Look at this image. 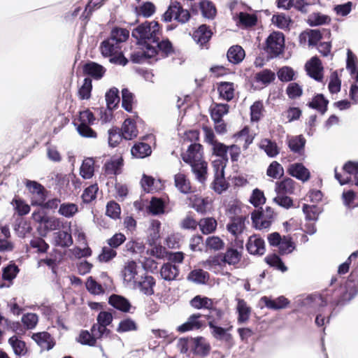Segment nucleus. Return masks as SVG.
Returning a JSON list of instances; mask_svg holds the SVG:
<instances>
[{
  "label": "nucleus",
  "mask_w": 358,
  "mask_h": 358,
  "mask_svg": "<svg viewBox=\"0 0 358 358\" xmlns=\"http://www.w3.org/2000/svg\"><path fill=\"white\" fill-rule=\"evenodd\" d=\"M123 166V159L122 157H113L107 161L104 166V173L107 176H115L121 173V169Z\"/></svg>",
  "instance_id": "18"
},
{
  "label": "nucleus",
  "mask_w": 358,
  "mask_h": 358,
  "mask_svg": "<svg viewBox=\"0 0 358 358\" xmlns=\"http://www.w3.org/2000/svg\"><path fill=\"white\" fill-rule=\"evenodd\" d=\"M295 182L290 178H284L275 183V192L278 194H292L294 192Z\"/></svg>",
  "instance_id": "25"
},
{
  "label": "nucleus",
  "mask_w": 358,
  "mask_h": 358,
  "mask_svg": "<svg viewBox=\"0 0 358 358\" xmlns=\"http://www.w3.org/2000/svg\"><path fill=\"white\" fill-rule=\"evenodd\" d=\"M287 173L303 182L308 181L310 178L309 170L301 163L290 164L287 169Z\"/></svg>",
  "instance_id": "13"
},
{
  "label": "nucleus",
  "mask_w": 358,
  "mask_h": 358,
  "mask_svg": "<svg viewBox=\"0 0 358 358\" xmlns=\"http://www.w3.org/2000/svg\"><path fill=\"white\" fill-rule=\"evenodd\" d=\"M190 13L189 10L184 9L178 2L171 3L166 11L162 15L164 22H171L173 19L181 24L189 21Z\"/></svg>",
  "instance_id": "5"
},
{
  "label": "nucleus",
  "mask_w": 358,
  "mask_h": 358,
  "mask_svg": "<svg viewBox=\"0 0 358 358\" xmlns=\"http://www.w3.org/2000/svg\"><path fill=\"white\" fill-rule=\"evenodd\" d=\"M215 175V179L212 183L214 191L218 194L222 193L228 188V184L225 180L224 174Z\"/></svg>",
  "instance_id": "54"
},
{
  "label": "nucleus",
  "mask_w": 358,
  "mask_h": 358,
  "mask_svg": "<svg viewBox=\"0 0 358 358\" xmlns=\"http://www.w3.org/2000/svg\"><path fill=\"white\" fill-rule=\"evenodd\" d=\"M307 74L314 80L320 81L322 79L323 67L317 57H312L305 65Z\"/></svg>",
  "instance_id": "11"
},
{
  "label": "nucleus",
  "mask_w": 358,
  "mask_h": 358,
  "mask_svg": "<svg viewBox=\"0 0 358 358\" xmlns=\"http://www.w3.org/2000/svg\"><path fill=\"white\" fill-rule=\"evenodd\" d=\"M280 255H287L291 253L295 249V245L289 236H284L280 245H278Z\"/></svg>",
  "instance_id": "56"
},
{
  "label": "nucleus",
  "mask_w": 358,
  "mask_h": 358,
  "mask_svg": "<svg viewBox=\"0 0 358 358\" xmlns=\"http://www.w3.org/2000/svg\"><path fill=\"white\" fill-rule=\"evenodd\" d=\"M121 131L123 138L126 140H131L138 135L136 124L134 120L130 118H127L124 120Z\"/></svg>",
  "instance_id": "28"
},
{
  "label": "nucleus",
  "mask_w": 358,
  "mask_h": 358,
  "mask_svg": "<svg viewBox=\"0 0 358 358\" xmlns=\"http://www.w3.org/2000/svg\"><path fill=\"white\" fill-rule=\"evenodd\" d=\"M83 73L91 76L94 80H100L106 73V69L101 64L94 62H88L84 64Z\"/></svg>",
  "instance_id": "14"
},
{
  "label": "nucleus",
  "mask_w": 358,
  "mask_h": 358,
  "mask_svg": "<svg viewBox=\"0 0 358 358\" xmlns=\"http://www.w3.org/2000/svg\"><path fill=\"white\" fill-rule=\"evenodd\" d=\"M78 211V207L76 203H63L60 204L58 213L59 215L69 218L73 217Z\"/></svg>",
  "instance_id": "49"
},
{
  "label": "nucleus",
  "mask_w": 358,
  "mask_h": 358,
  "mask_svg": "<svg viewBox=\"0 0 358 358\" xmlns=\"http://www.w3.org/2000/svg\"><path fill=\"white\" fill-rule=\"evenodd\" d=\"M155 285L154 278L151 275H145L144 278L142 277L140 280H136L134 287L138 288L144 294L150 296L154 294L153 287Z\"/></svg>",
  "instance_id": "20"
},
{
  "label": "nucleus",
  "mask_w": 358,
  "mask_h": 358,
  "mask_svg": "<svg viewBox=\"0 0 358 358\" xmlns=\"http://www.w3.org/2000/svg\"><path fill=\"white\" fill-rule=\"evenodd\" d=\"M291 22V19L284 13L274 15L272 17V22L281 29L289 28Z\"/></svg>",
  "instance_id": "58"
},
{
  "label": "nucleus",
  "mask_w": 358,
  "mask_h": 358,
  "mask_svg": "<svg viewBox=\"0 0 358 358\" xmlns=\"http://www.w3.org/2000/svg\"><path fill=\"white\" fill-rule=\"evenodd\" d=\"M186 163L190 164L196 178L203 183L206 179L207 163L205 161L200 160V159L191 160V162H187Z\"/></svg>",
  "instance_id": "17"
},
{
  "label": "nucleus",
  "mask_w": 358,
  "mask_h": 358,
  "mask_svg": "<svg viewBox=\"0 0 358 358\" xmlns=\"http://www.w3.org/2000/svg\"><path fill=\"white\" fill-rule=\"evenodd\" d=\"M199 228L204 234L213 232L217 227V221L213 217L201 219L199 222Z\"/></svg>",
  "instance_id": "48"
},
{
  "label": "nucleus",
  "mask_w": 358,
  "mask_h": 358,
  "mask_svg": "<svg viewBox=\"0 0 358 358\" xmlns=\"http://www.w3.org/2000/svg\"><path fill=\"white\" fill-rule=\"evenodd\" d=\"M14 353L17 356H23L26 354V344L24 341L19 340L16 336L10 337L8 340Z\"/></svg>",
  "instance_id": "46"
},
{
  "label": "nucleus",
  "mask_w": 358,
  "mask_h": 358,
  "mask_svg": "<svg viewBox=\"0 0 358 358\" xmlns=\"http://www.w3.org/2000/svg\"><path fill=\"white\" fill-rule=\"evenodd\" d=\"M191 350L194 354L201 357L207 356L210 350V345L203 337L190 338Z\"/></svg>",
  "instance_id": "12"
},
{
  "label": "nucleus",
  "mask_w": 358,
  "mask_h": 358,
  "mask_svg": "<svg viewBox=\"0 0 358 358\" xmlns=\"http://www.w3.org/2000/svg\"><path fill=\"white\" fill-rule=\"evenodd\" d=\"M208 326L211 329V334L213 336L219 341H224L227 343H231L232 341V336L231 334L227 333L228 331L232 329V326L224 329L221 327L217 326L214 321H209Z\"/></svg>",
  "instance_id": "15"
},
{
  "label": "nucleus",
  "mask_w": 358,
  "mask_h": 358,
  "mask_svg": "<svg viewBox=\"0 0 358 358\" xmlns=\"http://www.w3.org/2000/svg\"><path fill=\"white\" fill-rule=\"evenodd\" d=\"M200 9L203 17L213 19L216 15L215 5L209 1H202L200 3Z\"/></svg>",
  "instance_id": "53"
},
{
  "label": "nucleus",
  "mask_w": 358,
  "mask_h": 358,
  "mask_svg": "<svg viewBox=\"0 0 358 358\" xmlns=\"http://www.w3.org/2000/svg\"><path fill=\"white\" fill-rule=\"evenodd\" d=\"M190 305L192 307H193L196 309H202V308L211 309V306H213V302H212L211 299H210L207 297H201V296L198 295V296H194L190 301Z\"/></svg>",
  "instance_id": "51"
},
{
  "label": "nucleus",
  "mask_w": 358,
  "mask_h": 358,
  "mask_svg": "<svg viewBox=\"0 0 358 358\" xmlns=\"http://www.w3.org/2000/svg\"><path fill=\"white\" fill-rule=\"evenodd\" d=\"M289 148L295 153H299L303 149L306 139L302 136H296L288 141Z\"/></svg>",
  "instance_id": "52"
},
{
  "label": "nucleus",
  "mask_w": 358,
  "mask_h": 358,
  "mask_svg": "<svg viewBox=\"0 0 358 358\" xmlns=\"http://www.w3.org/2000/svg\"><path fill=\"white\" fill-rule=\"evenodd\" d=\"M345 292L336 301H334L335 306H343L352 300L358 293V268L350 273L345 285Z\"/></svg>",
  "instance_id": "4"
},
{
  "label": "nucleus",
  "mask_w": 358,
  "mask_h": 358,
  "mask_svg": "<svg viewBox=\"0 0 358 358\" xmlns=\"http://www.w3.org/2000/svg\"><path fill=\"white\" fill-rule=\"evenodd\" d=\"M55 244L62 248H67L73 244L71 234L65 231H59L55 234Z\"/></svg>",
  "instance_id": "39"
},
{
  "label": "nucleus",
  "mask_w": 358,
  "mask_h": 358,
  "mask_svg": "<svg viewBox=\"0 0 358 358\" xmlns=\"http://www.w3.org/2000/svg\"><path fill=\"white\" fill-rule=\"evenodd\" d=\"M97 324L92 325L91 331L94 334L99 337H105L106 338H110L112 332L107 328L113 321V315L107 311H101L96 318Z\"/></svg>",
  "instance_id": "6"
},
{
  "label": "nucleus",
  "mask_w": 358,
  "mask_h": 358,
  "mask_svg": "<svg viewBox=\"0 0 358 358\" xmlns=\"http://www.w3.org/2000/svg\"><path fill=\"white\" fill-rule=\"evenodd\" d=\"M222 262L229 265H236L241 259V252L232 247L228 248L224 253H222Z\"/></svg>",
  "instance_id": "24"
},
{
  "label": "nucleus",
  "mask_w": 358,
  "mask_h": 358,
  "mask_svg": "<svg viewBox=\"0 0 358 358\" xmlns=\"http://www.w3.org/2000/svg\"><path fill=\"white\" fill-rule=\"evenodd\" d=\"M265 261L268 265L276 268L282 272H285L287 271V268L284 264L282 259L275 254L268 255L265 258Z\"/></svg>",
  "instance_id": "60"
},
{
  "label": "nucleus",
  "mask_w": 358,
  "mask_h": 358,
  "mask_svg": "<svg viewBox=\"0 0 358 358\" xmlns=\"http://www.w3.org/2000/svg\"><path fill=\"white\" fill-rule=\"evenodd\" d=\"M160 275L164 280L167 281L176 280L179 275L178 267L169 262L164 264L160 269Z\"/></svg>",
  "instance_id": "27"
},
{
  "label": "nucleus",
  "mask_w": 358,
  "mask_h": 358,
  "mask_svg": "<svg viewBox=\"0 0 358 358\" xmlns=\"http://www.w3.org/2000/svg\"><path fill=\"white\" fill-rule=\"evenodd\" d=\"M201 315L199 313L191 315L187 320L182 324L178 327L179 332L184 333L189 331L197 330L202 327V322L199 320Z\"/></svg>",
  "instance_id": "19"
},
{
  "label": "nucleus",
  "mask_w": 358,
  "mask_h": 358,
  "mask_svg": "<svg viewBox=\"0 0 358 358\" xmlns=\"http://www.w3.org/2000/svg\"><path fill=\"white\" fill-rule=\"evenodd\" d=\"M11 203L20 216L27 215L30 211V206L21 199L15 197L13 199Z\"/></svg>",
  "instance_id": "63"
},
{
  "label": "nucleus",
  "mask_w": 358,
  "mask_h": 358,
  "mask_svg": "<svg viewBox=\"0 0 358 358\" xmlns=\"http://www.w3.org/2000/svg\"><path fill=\"white\" fill-rule=\"evenodd\" d=\"M174 181L176 187L181 193L187 194L192 192L190 182L184 174L180 173L176 174Z\"/></svg>",
  "instance_id": "37"
},
{
  "label": "nucleus",
  "mask_w": 358,
  "mask_h": 358,
  "mask_svg": "<svg viewBox=\"0 0 358 358\" xmlns=\"http://www.w3.org/2000/svg\"><path fill=\"white\" fill-rule=\"evenodd\" d=\"M32 338L43 348H46L48 350H51L54 343L51 340V336L49 333L43 331L34 334Z\"/></svg>",
  "instance_id": "32"
},
{
  "label": "nucleus",
  "mask_w": 358,
  "mask_h": 358,
  "mask_svg": "<svg viewBox=\"0 0 358 358\" xmlns=\"http://www.w3.org/2000/svg\"><path fill=\"white\" fill-rule=\"evenodd\" d=\"M259 148L270 157H274L279 153L277 144L267 138L262 140Z\"/></svg>",
  "instance_id": "43"
},
{
  "label": "nucleus",
  "mask_w": 358,
  "mask_h": 358,
  "mask_svg": "<svg viewBox=\"0 0 358 358\" xmlns=\"http://www.w3.org/2000/svg\"><path fill=\"white\" fill-rule=\"evenodd\" d=\"M131 36L137 40L138 44L150 46L161 36L159 24L156 21H145L133 29Z\"/></svg>",
  "instance_id": "1"
},
{
  "label": "nucleus",
  "mask_w": 358,
  "mask_h": 358,
  "mask_svg": "<svg viewBox=\"0 0 358 358\" xmlns=\"http://www.w3.org/2000/svg\"><path fill=\"white\" fill-rule=\"evenodd\" d=\"M220 97L227 101H231L234 96V83L229 82H222L217 87Z\"/></svg>",
  "instance_id": "34"
},
{
  "label": "nucleus",
  "mask_w": 358,
  "mask_h": 358,
  "mask_svg": "<svg viewBox=\"0 0 358 358\" xmlns=\"http://www.w3.org/2000/svg\"><path fill=\"white\" fill-rule=\"evenodd\" d=\"M246 248L250 254L262 256L266 251L264 240L259 235H252L248 240Z\"/></svg>",
  "instance_id": "10"
},
{
  "label": "nucleus",
  "mask_w": 358,
  "mask_h": 358,
  "mask_svg": "<svg viewBox=\"0 0 358 358\" xmlns=\"http://www.w3.org/2000/svg\"><path fill=\"white\" fill-rule=\"evenodd\" d=\"M245 51L240 45L231 46L227 52V57L229 62L237 64L245 57Z\"/></svg>",
  "instance_id": "29"
},
{
  "label": "nucleus",
  "mask_w": 358,
  "mask_h": 358,
  "mask_svg": "<svg viewBox=\"0 0 358 358\" xmlns=\"http://www.w3.org/2000/svg\"><path fill=\"white\" fill-rule=\"evenodd\" d=\"M237 302L238 303L236 309L238 314V323L243 324L249 320L251 310L250 308L247 305L245 300L238 299Z\"/></svg>",
  "instance_id": "30"
},
{
  "label": "nucleus",
  "mask_w": 358,
  "mask_h": 358,
  "mask_svg": "<svg viewBox=\"0 0 358 358\" xmlns=\"http://www.w3.org/2000/svg\"><path fill=\"white\" fill-rule=\"evenodd\" d=\"M140 50H137L133 52L131 55V60L134 63L143 64L147 62L148 59H153L156 56V52L152 47L147 45H141Z\"/></svg>",
  "instance_id": "9"
},
{
  "label": "nucleus",
  "mask_w": 358,
  "mask_h": 358,
  "mask_svg": "<svg viewBox=\"0 0 358 358\" xmlns=\"http://www.w3.org/2000/svg\"><path fill=\"white\" fill-rule=\"evenodd\" d=\"M138 326L135 321L131 318H127L120 322L117 328V331L119 333H124L127 331H136Z\"/></svg>",
  "instance_id": "57"
},
{
  "label": "nucleus",
  "mask_w": 358,
  "mask_h": 358,
  "mask_svg": "<svg viewBox=\"0 0 358 358\" xmlns=\"http://www.w3.org/2000/svg\"><path fill=\"white\" fill-rule=\"evenodd\" d=\"M105 96L108 109H114L120 102L119 90L116 87L110 88Z\"/></svg>",
  "instance_id": "45"
},
{
  "label": "nucleus",
  "mask_w": 358,
  "mask_h": 358,
  "mask_svg": "<svg viewBox=\"0 0 358 358\" xmlns=\"http://www.w3.org/2000/svg\"><path fill=\"white\" fill-rule=\"evenodd\" d=\"M161 224L158 220H153L148 229V241L150 245H155L159 238V229Z\"/></svg>",
  "instance_id": "44"
},
{
  "label": "nucleus",
  "mask_w": 358,
  "mask_h": 358,
  "mask_svg": "<svg viewBox=\"0 0 358 358\" xmlns=\"http://www.w3.org/2000/svg\"><path fill=\"white\" fill-rule=\"evenodd\" d=\"M108 303L117 310L128 313L131 307L130 302L124 296L112 294L108 299Z\"/></svg>",
  "instance_id": "21"
},
{
  "label": "nucleus",
  "mask_w": 358,
  "mask_h": 358,
  "mask_svg": "<svg viewBox=\"0 0 358 358\" xmlns=\"http://www.w3.org/2000/svg\"><path fill=\"white\" fill-rule=\"evenodd\" d=\"M99 190L97 184H93L87 187L83 191L82 199L84 203H89L96 199Z\"/></svg>",
  "instance_id": "62"
},
{
  "label": "nucleus",
  "mask_w": 358,
  "mask_h": 358,
  "mask_svg": "<svg viewBox=\"0 0 358 358\" xmlns=\"http://www.w3.org/2000/svg\"><path fill=\"white\" fill-rule=\"evenodd\" d=\"M129 36V31L127 29L114 27L111 30L110 38L117 42L121 45V43L126 41Z\"/></svg>",
  "instance_id": "47"
},
{
  "label": "nucleus",
  "mask_w": 358,
  "mask_h": 358,
  "mask_svg": "<svg viewBox=\"0 0 358 358\" xmlns=\"http://www.w3.org/2000/svg\"><path fill=\"white\" fill-rule=\"evenodd\" d=\"M187 279L196 284H205L209 279V273L202 269H194L189 272Z\"/></svg>",
  "instance_id": "35"
},
{
  "label": "nucleus",
  "mask_w": 358,
  "mask_h": 358,
  "mask_svg": "<svg viewBox=\"0 0 358 358\" xmlns=\"http://www.w3.org/2000/svg\"><path fill=\"white\" fill-rule=\"evenodd\" d=\"M160 36H161L157 37L155 41H152L150 45V47L153 48L156 52V56L154 57L155 62L159 59L160 57H166L173 52L171 41L169 39L160 41Z\"/></svg>",
  "instance_id": "8"
},
{
  "label": "nucleus",
  "mask_w": 358,
  "mask_h": 358,
  "mask_svg": "<svg viewBox=\"0 0 358 358\" xmlns=\"http://www.w3.org/2000/svg\"><path fill=\"white\" fill-rule=\"evenodd\" d=\"M99 48L103 57H110V63L122 66L127 64L128 59L122 54L121 45L113 38H108L103 41Z\"/></svg>",
  "instance_id": "2"
},
{
  "label": "nucleus",
  "mask_w": 358,
  "mask_h": 358,
  "mask_svg": "<svg viewBox=\"0 0 358 358\" xmlns=\"http://www.w3.org/2000/svg\"><path fill=\"white\" fill-rule=\"evenodd\" d=\"M92 90V80L90 78H85L83 80V83L79 88L78 94L79 97L82 100L89 99L91 96V92Z\"/></svg>",
  "instance_id": "55"
},
{
  "label": "nucleus",
  "mask_w": 358,
  "mask_h": 358,
  "mask_svg": "<svg viewBox=\"0 0 358 358\" xmlns=\"http://www.w3.org/2000/svg\"><path fill=\"white\" fill-rule=\"evenodd\" d=\"M294 70L289 66H283L277 72L278 78L282 82H289L294 80Z\"/></svg>",
  "instance_id": "64"
},
{
  "label": "nucleus",
  "mask_w": 358,
  "mask_h": 358,
  "mask_svg": "<svg viewBox=\"0 0 358 358\" xmlns=\"http://www.w3.org/2000/svg\"><path fill=\"white\" fill-rule=\"evenodd\" d=\"M229 106L227 103H216L210 109V116L213 121L222 120L224 115L229 113Z\"/></svg>",
  "instance_id": "41"
},
{
  "label": "nucleus",
  "mask_w": 358,
  "mask_h": 358,
  "mask_svg": "<svg viewBox=\"0 0 358 358\" xmlns=\"http://www.w3.org/2000/svg\"><path fill=\"white\" fill-rule=\"evenodd\" d=\"M108 145L112 148L117 146L122 141L123 136L117 127H113L108 131Z\"/></svg>",
  "instance_id": "59"
},
{
  "label": "nucleus",
  "mask_w": 358,
  "mask_h": 358,
  "mask_svg": "<svg viewBox=\"0 0 358 358\" xmlns=\"http://www.w3.org/2000/svg\"><path fill=\"white\" fill-rule=\"evenodd\" d=\"M94 332L91 331L90 333L88 331H82L78 338V341L83 345H87L89 346H94L97 339H103L105 337H99L94 334Z\"/></svg>",
  "instance_id": "42"
},
{
  "label": "nucleus",
  "mask_w": 358,
  "mask_h": 358,
  "mask_svg": "<svg viewBox=\"0 0 358 358\" xmlns=\"http://www.w3.org/2000/svg\"><path fill=\"white\" fill-rule=\"evenodd\" d=\"M212 31L206 24L201 25L194 31L192 38L201 47L206 45L212 36Z\"/></svg>",
  "instance_id": "16"
},
{
  "label": "nucleus",
  "mask_w": 358,
  "mask_h": 358,
  "mask_svg": "<svg viewBox=\"0 0 358 358\" xmlns=\"http://www.w3.org/2000/svg\"><path fill=\"white\" fill-rule=\"evenodd\" d=\"M202 146L199 143L191 144L187 149V153L182 155V160L185 162H191V160L199 159L201 157L200 151Z\"/></svg>",
  "instance_id": "38"
},
{
  "label": "nucleus",
  "mask_w": 358,
  "mask_h": 358,
  "mask_svg": "<svg viewBox=\"0 0 358 358\" xmlns=\"http://www.w3.org/2000/svg\"><path fill=\"white\" fill-rule=\"evenodd\" d=\"M94 161L87 158L83 162L80 166V174L85 179H90L94 175Z\"/></svg>",
  "instance_id": "50"
},
{
  "label": "nucleus",
  "mask_w": 358,
  "mask_h": 358,
  "mask_svg": "<svg viewBox=\"0 0 358 358\" xmlns=\"http://www.w3.org/2000/svg\"><path fill=\"white\" fill-rule=\"evenodd\" d=\"M331 22V18L329 15L322 14L316 12L310 14L308 16L307 23L310 27H317L324 24H328Z\"/></svg>",
  "instance_id": "31"
},
{
  "label": "nucleus",
  "mask_w": 358,
  "mask_h": 358,
  "mask_svg": "<svg viewBox=\"0 0 358 358\" xmlns=\"http://www.w3.org/2000/svg\"><path fill=\"white\" fill-rule=\"evenodd\" d=\"M245 227V218L242 216L233 217L227 224V230L234 236L241 234Z\"/></svg>",
  "instance_id": "36"
},
{
  "label": "nucleus",
  "mask_w": 358,
  "mask_h": 358,
  "mask_svg": "<svg viewBox=\"0 0 358 358\" xmlns=\"http://www.w3.org/2000/svg\"><path fill=\"white\" fill-rule=\"evenodd\" d=\"M275 217L273 210L271 207H266L264 210H255L251 213V219L254 227L262 230L268 229L271 225Z\"/></svg>",
  "instance_id": "3"
},
{
  "label": "nucleus",
  "mask_w": 358,
  "mask_h": 358,
  "mask_svg": "<svg viewBox=\"0 0 358 358\" xmlns=\"http://www.w3.org/2000/svg\"><path fill=\"white\" fill-rule=\"evenodd\" d=\"M303 212L306 215V219L310 221H316L318 219L320 213L318 207L315 205L303 204Z\"/></svg>",
  "instance_id": "61"
},
{
  "label": "nucleus",
  "mask_w": 358,
  "mask_h": 358,
  "mask_svg": "<svg viewBox=\"0 0 358 358\" xmlns=\"http://www.w3.org/2000/svg\"><path fill=\"white\" fill-rule=\"evenodd\" d=\"M261 301L266 308L272 310L285 308L289 303V300L283 296H279L275 299H272L268 296H263L261 298Z\"/></svg>",
  "instance_id": "23"
},
{
  "label": "nucleus",
  "mask_w": 358,
  "mask_h": 358,
  "mask_svg": "<svg viewBox=\"0 0 358 358\" xmlns=\"http://www.w3.org/2000/svg\"><path fill=\"white\" fill-rule=\"evenodd\" d=\"M131 152L134 157L143 159L149 156L152 152V150L148 143H138L131 148Z\"/></svg>",
  "instance_id": "33"
},
{
  "label": "nucleus",
  "mask_w": 358,
  "mask_h": 358,
  "mask_svg": "<svg viewBox=\"0 0 358 358\" xmlns=\"http://www.w3.org/2000/svg\"><path fill=\"white\" fill-rule=\"evenodd\" d=\"M255 79L257 83L268 85L275 79V74L271 70L265 69L255 73Z\"/></svg>",
  "instance_id": "40"
},
{
  "label": "nucleus",
  "mask_w": 358,
  "mask_h": 358,
  "mask_svg": "<svg viewBox=\"0 0 358 358\" xmlns=\"http://www.w3.org/2000/svg\"><path fill=\"white\" fill-rule=\"evenodd\" d=\"M137 264L134 261H129L124 266V268L122 271V275L124 280V282L127 284L129 283H136V280L135 279L136 275H137Z\"/></svg>",
  "instance_id": "22"
},
{
  "label": "nucleus",
  "mask_w": 358,
  "mask_h": 358,
  "mask_svg": "<svg viewBox=\"0 0 358 358\" xmlns=\"http://www.w3.org/2000/svg\"><path fill=\"white\" fill-rule=\"evenodd\" d=\"M285 39L283 34L273 32L269 35L266 41L265 50L271 57L278 56L284 48Z\"/></svg>",
  "instance_id": "7"
},
{
  "label": "nucleus",
  "mask_w": 358,
  "mask_h": 358,
  "mask_svg": "<svg viewBox=\"0 0 358 358\" xmlns=\"http://www.w3.org/2000/svg\"><path fill=\"white\" fill-rule=\"evenodd\" d=\"M328 103L329 100L322 94H317L313 98L312 101L308 103V106L324 115L327 110Z\"/></svg>",
  "instance_id": "26"
}]
</instances>
